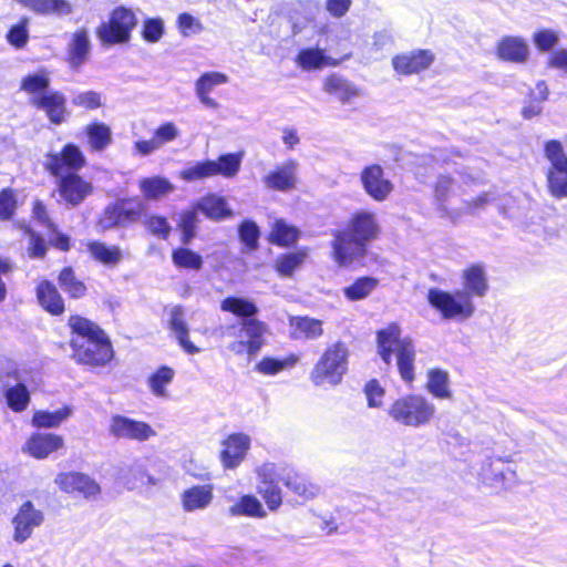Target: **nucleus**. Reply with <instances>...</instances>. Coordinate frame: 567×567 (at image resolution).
Returning a JSON list of instances; mask_svg holds the SVG:
<instances>
[{
    "instance_id": "f257e3e1",
    "label": "nucleus",
    "mask_w": 567,
    "mask_h": 567,
    "mask_svg": "<svg viewBox=\"0 0 567 567\" xmlns=\"http://www.w3.org/2000/svg\"><path fill=\"white\" fill-rule=\"evenodd\" d=\"M380 225L377 215L369 210H358L351 215L347 226L334 234L332 257L340 267L351 265L365 252L368 243L377 239Z\"/></svg>"
},
{
    "instance_id": "f03ea898",
    "label": "nucleus",
    "mask_w": 567,
    "mask_h": 567,
    "mask_svg": "<svg viewBox=\"0 0 567 567\" xmlns=\"http://www.w3.org/2000/svg\"><path fill=\"white\" fill-rule=\"evenodd\" d=\"M68 324L71 330L72 358L76 362L103 365L111 361L113 358L111 342L96 323L75 315L69 318Z\"/></svg>"
},
{
    "instance_id": "7ed1b4c3",
    "label": "nucleus",
    "mask_w": 567,
    "mask_h": 567,
    "mask_svg": "<svg viewBox=\"0 0 567 567\" xmlns=\"http://www.w3.org/2000/svg\"><path fill=\"white\" fill-rule=\"evenodd\" d=\"M378 352L389 364L392 355L396 357V365L406 385L414 380L415 348L410 338H401V328L392 322L377 333Z\"/></svg>"
},
{
    "instance_id": "20e7f679",
    "label": "nucleus",
    "mask_w": 567,
    "mask_h": 567,
    "mask_svg": "<svg viewBox=\"0 0 567 567\" xmlns=\"http://www.w3.org/2000/svg\"><path fill=\"white\" fill-rule=\"evenodd\" d=\"M349 350L342 342L329 346L310 372L316 386H337L348 371Z\"/></svg>"
},
{
    "instance_id": "39448f33",
    "label": "nucleus",
    "mask_w": 567,
    "mask_h": 567,
    "mask_svg": "<svg viewBox=\"0 0 567 567\" xmlns=\"http://www.w3.org/2000/svg\"><path fill=\"white\" fill-rule=\"evenodd\" d=\"M426 299L429 305L444 320L464 321L475 312L473 300L461 289L446 291L440 288H431L427 291Z\"/></svg>"
},
{
    "instance_id": "423d86ee",
    "label": "nucleus",
    "mask_w": 567,
    "mask_h": 567,
    "mask_svg": "<svg viewBox=\"0 0 567 567\" xmlns=\"http://www.w3.org/2000/svg\"><path fill=\"white\" fill-rule=\"evenodd\" d=\"M435 413V406L420 394H406L395 400L389 415L399 424L420 427L427 424Z\"/></svg>"
},
{
    "instance_id": "0eeeda50",
    "label": "nucleus",
    "mask_w": 567,
    "mask_h": 567,
    "mask_svg": "<svg viewBox=\"0 0 567 567\" xmlns=\"http://www.w3.org/2000/svg\"><path fill=\"white\" fill-rule=\"evenodd\" d=\"M136 25V17L130 9L120 7L112 11L107 21L96 30L99 40L106 45L126 43Z\"/></svg>"
},
{
    "instance_id": "6e6552de",
    "label": "nucleus",
    "mask_w": 567,
    "mask_h": 567,
    "mask_svg": "<svg viewBox=\"0 0 567 567\" xmlns=\"http://www.w3.org/2000/svg\"><path fill=\"white\" fill-rule=\"evenodd\" d=\"M545 155L549 162L546 179L549 194L561 199L567 197V156L557 141H549L545 145Z\"/></svg>"
},
{
    "instance_id": "1a4fd4ad",
    "label": "nucleus",
    "mask_w": 567,
    "mask_h": 567,
    "mask_svg": "<svg viewBox=\"0 0 567 567\" xmlns=\"http://www.w3.org/2000/svg\"><path fill=\"white\" fill-rule=\"evenodd\" d=\"M43 165L48 172L61 179L81 169L85 165V157L79 146L66 144L61 152L47 154Z\"/></svg>"
},
{
    "instance_id": "9d476101",
    "label": "nucleus",
    "mask_w": 567,
    "mask_h": 567,
    "mask_svg": "<svg viewBox=\"0 0 567 567\" xmlns=\"http://www.w3.org/2000/svg\"><path fill=\"white\" fill-rule=\"evenodd\" d=\"M482 482L495 489H508L517 484L516 471L503 458H487L480 471Z\"/></svg>"
},
{
    "instance_id": "9b49d317",
    "label": "nucleus",
    "mask_w": 567,
    "mask_h": 567,
    "mask_svg": "<svg viewBox=\"0 0 567 567\" xmlns=\"http://www.w3.org/2000/svg\"><path fill=\"white\" fill-rule=\"evenodd\" d=\"M360 183L364 193L375 202H384L393 192L394 185L379 164H369L360 172Z\"/></svg>"
},
{
    "instance_id": "f8f14e48",
    "label": "nucleus",
    "mask_w": 567,
    "mask_h": 567,
    "mask_svg": "<svg viewBox=\"0 0 567 567\" xmlns=\"http://www.w3.org/2000/svg\"><path fill=\"white\" fill-rule=\"evenodd\" d=\"M266 327L258 320L249 319L243 321L237 340L229 343L228 349L235 354L255 355L264 343Z\"/></svg>"
},
{
    "instance_id": "ddd939ff",
    "label": "nucleus",
    "mask_w": 567,
    "mask_h": 567,
    "mask_svg": "<svg viewBox=\"0 0 567 567\" xmlns=\"http://www.w3.org/2000/svg\"><path fill=\"white\" fill-rule=\"evenodd\" d=\"M44 520L43 513L37 509L32 502H24L18 513L12 518V525L14 528L13 540L17 544H23L29 539L34 530Z\"/></svg>"
},
{
    "instance_id": "4468645a",
    "label": "nucleus",
    "mask_w": 567,
    "mask_h": 567,
    "mask_svg": "<svg viewBox=\"0 0 567 567\" xmlns=\"http://www.w3.org/2000/svg\"><path fill=\"white\" fill-rule=\"evenodd\" d=\"M434 61L435 54L431 50L417 49L394 55L391 63L396 73L412 75L427 70Z\"/></svg>"
},
{
    "instance_id": "2eb2a0df",
    "label": "nucleus",
    "mask_w": 567,
    "mask_h": 567,
    "mask_svg": "<svg viewBox=\"0 0 567 567\" xmlns=\"http://www.w3.org/2000/svg\"><path fill=\"white\" fill-rule=\"evenodd\" d=\"M299 163L295 159H288L277 165L274 171L264 177V184L267 188L279 192H289L297 187Z\"/></svg>"
},
{
    "instance_id": "dca6fc26",
    "label": "nucleus",
    "mask_w": 567,
    "mask_h": 567,
    "mask_svg": "<svg viewBox=\"0 0 567 567\" xmlns=\"http://www.w3.org/2000/svg\"><path fill=\"white\" fill-rule=\"evenodd\" d=\"M110 433L117 439L136 441H146L156 434L147 423L122 415L112 417Z\"/></svg>"
},
{
    "instance_id": "f3484780",
    "label": "nucleus",
    "mask_w": 567,
    "mask_h": 567,
    "mask_svg": "<svg viewBox=\"0 0 567 567\" xmlns=\"http://www.w3.org/2000/svg\"><path fill=\"white\" fill-rule=\"evenodd\" d=\"M31 104L43 111L49 121L55 125L62 124L69 117L66 99L59 91L44 92L43 95L32 99Z\"/></svg>"
},
{
    "instance_id": "a211bd4d",
    "label": "nucleus",
    "mask_w": 567,
    "mask_h": 567,
    "mask_svg": "<svg viewBox=\"0 0 567 567\" xmlns=\"http://www.w3.org/2000/svg\"><path fill=\"white\" fill-rule=\"evenodd\" d=\"M91 48L90 34L85 28L73 32L66 50V62L70 68L79 70L89 60Z\"/></svg>"
},
{
    "instance_id": "6ab92c4d",
    "label": "nucleus",
    "mask_w": 567,
    "mask_h": 567,
    "mask_svg": "<svg viewBox=\"0 0 567 567\" xmlns=\"http://www.w3.org/2000/svg\"><path fill=\"white\" fill-rule=\"evenodd\" d=\"M221 462L226 468H236L246 457L250 447V437L244 433L229 435L223 442Z\"/></svg>"
},
{
    "instance_id": "aec40b11",
    "label": "nucleus",
    "mask_w": 567,
    "mask_h": 567,
    "mask_svg": "<svg viewBox=\"0 0 567 567\" xmlns=\"http://www.w3.org/2000/svg\"><path fill=\"white\" fill-rule=\"evenodd\" d=\"M463 289L470 299L473 297L483 298L488 291V279L486 269L482 264H473L466 267L461 275Z\"/></svg>"
},
{
    "instance_id": "412c9836",
    "label": "nucleus",
    "mask_w": 567,
    "mask_h": 567,
    "mask_svg": "<svg viewBox=\"0 0 567 567\" xmlns=\"http://www.w3.org/2000/svg\"><path fill=\"white\" fill-rule=\"evenodd\" d=\"M55 482L64 492H78L85 498L95 497L101 491L99 484L94 480L81 473L60 474Z\"/></svg>"
},
{
    "instance_id": "4be33fe9",
    "label": "nucleus",
    "mask_w": 567,
    "mask_h": 567,
    "mask_svg": "<svg viewBox=\"0 0 567 567\" xmlns=\"http://www.w3.org/2000/svg\"><path fill=\"white\" fill-rule=\"evenodd\" d=\"M60 195L71 205H79L92 192V185L78 174H68L59 181Z\"/></svg>"
},
{
    "instance_id": "5701e85b",
    "label": "nucleus",
    "mask_w": 567,
    "mask_h": 567,
    "mask_svg": "<svg viewBox=\"0 0 567 567\" xmlns=\"http://www.w3.org/2000/svg\"><path fill=\"white\" fill-rule=\"evenodd\" d=\"M213 498L214 487L212 484L195 485L181 494V504L185 512L193 513L206 509Z\"/></svg>"
},
{
    "instance_id": "b1692460",
    "label": "nucleus",
    "mask_w": 567,
    "mask_h": 567,
    "mask_svg": "<svg viewBox=\"0 0 567 567\" xmlns=\"http://www.w3.org/2000/svg\"><path fill=\"white\" fill-rule=\"evenodd\" d=\"M228 82V76L220 72H206L195 82V93L200 103L213 110H217L219 104L209 96L214 89Z\"/></svg>"
},
{
    "instance_id": "393cba45",
    "label": "nucleus",
    "mask_w": 567,
    "mask_h": 567,
    "mask_svg": "<svg viewBox=\"0 0 567 567\" xmlns=\"http://www.w3.org/2000/svg\"><path fill=\"white\" fill-rule=\"evenodd\" d=\"M29 386L28 373L19 369L17 362L7 358L0 359L1 390H28Z\"/></svg>"
},
{
    "instance_id": "a878e982",
    "label": "nucleus",
    "mask_w": 567,
    "mask_h": 567,
    "mask_svg": "<svg viewBox=\"0 0 567 567\" xmlns=\"http://www.w3.org/2000/svg\"><path fill=\"white\" fill-rule=\"evenodd\" d=\"M64 444L62 436L53 433H37L25 443V450L35 458H45Z\"/></svg>"
},
{
    "instance_id": "bb28decb",
    "label": "nucleus",
    "mask_w": 567,
    "mask_h": 567,
    "mask_svg": "<svg viewBox=\"0 0 567 567\" xmlns=\"http://www.w3.org/2000/svg\"><path fill=\"white\" fill-rule=\"evenodd\" d=\"M497 56L504 61L523 63L529 54L528 44L518 37H505L496 47Z\"/></svg>"
},
{
    "instance_id": "cd10ccee",
    "label": "nucleus",
    "mask_w": 567,
    "mask_h": 567,
    "mask_svg": "<svg viewBox=\"0 0 567 567\" xmlns=\"http://www.w3.org/2000/svg\"><path fill=\"white\" fill-rule=\"evenodd\" d=\"M284 485L299 496L303 501H310L317 497L320 493V488L309 482L303 475L290 468L281 476Z\"/></svg>"
},
{
    "instance_id": "c85d7f7f",
    "label": "nucleus",
    "mask_w": 567,
    "mask_h": 567,
    "mask_svg": "<svg viewBox=\"0 0 567 567\" xmlns=\"http://www.w3.org/2000/svg\"><path fill=\"white\" fill-rule=\"evenodd\" d=\"M37 299L40 306L53 316L64 311V301L53 284L42 280L37 287Z\"/></svg>"
},
{
    "instance_id": "c756f323",
    "label": "nucleus",
    "mask_w": 567,
    "mask_h": 567,
    "mask_svg": "<svg viewBox=\"0 0 567 567\" xmlns=\"http://www.w3.org/2000/svg\"><path fill=\"white\" fill-rule=\"evenodd\" d=\"M138 187L145 199L158 200L175 190V186L165 177L152 176L140 179Z\"/></svg>"
},
{
    "instance_id": "7c9ffc66",
    "label": "nucleus",
    "mask_w": 567,
    "mask_h": 567,
    "mask_svg": "<svg viewBox=\"0 0 567 567\" xmlns=\"http://www.w3.org/2000/svg\"><path fill=\"white\" fill-rule=\"evenodd\" d=\"M90 256L106 267H116L123 260V252L116 245H107L102 241L87 243Z\"/></svg>"
},
{
    "instance_id": "2f4dec72",
    "label": "nucleus",
    "mask_w": 567,
    "mask_h": 567,
    "mask_svg": "<svg viewBox=\"0 0 567 567\" xmlns=\"http://www.w3.org/2000/svg\"><path fill=\"white\" fill-rule=\"evenodd\" d=\"M22 7L37 14L66 16L72 12V6L68 0H14Z\"/></svg>"
},
{
    "instance_id": "473e14b6",
    "label": "nucleus",
    "mask_w": 567,
    "mask_h": 567,
    "mask_svg": "<svg viewBox=\"0 0 567 567\" xmlns=\"http://www.w3.org/2000/svg\"><path fill=\"white\" fill-rule=\"evenodd\" d=\"M291 334L295 339L315 340L322 336V321L310 317H291Z\"/></svg>"
},
{
    "instance_id": "72a5a7b5",
    "label": "nucleus",
    "mask_w": 567,
    "mask_h": 567,
    "mask_svg": "<svg viewBox=\"0 0 567 567\" xmlns=\"http://www.w3.org/2000/svg\"><path fill=\"white\" fill-rule=\"evenodd\" d=\"M197 209L206 217L214 220H220L233 216L231 209L228 208L227 200L215 194L203 197L197 204Z\"/></svg>"
},
{
    "instance_id": "f704fd0d",
    "label": "nucleus",
    "mask_w": 567,
    "mask_h": 567,
    "mask_svg": "<svg viewBox=\"0 0 567 567\" xmlns=\"http://www.w3.org/2000/svg\"><path fill=\"white\" fill-rule=\"evenodd\" d=\"M462 174L455 172L453 176L440 175L434 186V197L442 210H446L445 203L457 194Z\"/></svg>"
},
{
    "instance_id": "c9c22d12",
    "label": "nucleus",
    "mask_w": 567,
    "mask_h": 567,
    "mask_svg": "<svg viewBox=\"0 0 567 567\" xmlns=\"http://www.w3.org/2000/svg\"><path fill=\"white\" fill-rule=\"evenodd\" d=\"M296 63L305 71L318 70L323 66H336L338 61L329 58L317 48L305 49L299 52Z\"/></svg>"
},
{
    "instance_id": "e433bc0d",
    "label": "nucleus",
    "mask_w": 567,
    "mask_h": 567,
    "mask_svg": "<svg viewBox=\"0 0 567 567\" xmlns=\"http://www.w3.org/2000/svg\"><path fill=\"white\" fill-rule=\"evenodd\" d=\"M323 91L334 95L343 103L359 95V91L354 85L337 74H331L324 79Z\"/></svg>"
},
{
    "instance_id": "4c0bfd02",
    "label": "nucleus",
    "mask_w": 567,
    "mask_h": 567,
    "mask_svg": "<svg viewBox=\"0 0 567 567\" xmlns=\"http://www.w3.org/2000/svg\"><path fill=\"white\" fill-rule=\"evenodd\" d=\"M228 514L233 517L265 518L267 516L261 502L254 495L241 496L237 503L228 508Z\"/></svg>"
},
{
    "instance_id": "58836bf2",
    "label": "nucleus",
    "mask_w": 567,
    "mask_h": 567,
    "mask_svg": "<svg viewBox=\"0 0 567 567\" xmlns=\"http://www.w3.org/2000/svg\"><path fill=\"white\" fill-rule=\"evenodd\" d=\"M121 481L128 489H136L145 484L157 485L159 480L150 475L145 466L140 463H134L124 470L121 474Z\"/></svg>"
},
{
    "instance_id": "ea45409f",
    "label": "nucleus",
    "mask_w": 567,
    "mask_h": 567,
    "mask_svg": "<svg viewBox=\"0 0 567 567\" xmlns=\"http://www.w3.org/2000/svg\"><path fill=\"white\" fill-rule=\"evenodd\" d=\"M169 324L179 346L185 352L188 354H195L199 352V348L189 340L188 328L183 319V311L181 308H174L172 310Z\"/></svg>"
},
{
    "instance_id": "a19ab883",
    "label": "nucleus",
    "mask_w": 567,
    "mask_h": 567,
    "mask_svg": "<svg viewBox=\"0 0 567 567\" xmlns=\"http://www.w3.org/2000/svg\"><path fill=\"white\" fill-rule=\"evenodd\" d=\"M85 134L92 151L102 152L112 143V131L103 122H93L85 126Z\"/></svg>"
},
{
    "instance_id": "79ce46f5",
    "label": "nucleus",
    "mask_w": 567,
    "mask_h": 567,
    "mask_svg": "<svg viewBox=\"0 0 567 567\" xmlns=\"http://www.w3.org/2000/svg\"><path fill=\"white\" fill-rule=\"evenodd\" d=\"M300 236V231L284 219H276L269 233V241L278 246L288 247L293 245Z\"/></svg>"
},
{
    "instance_id": "37998d69",
    "label": "nucleus",
    "mask_w": 567,
    "mask_h": 567,
    "mask_svg": "<svg viewBox=\"0 0 567 567\" xmlns=\"http://www.w3.org/2000/svg\"><path fill=\"white\" fill-rule=\"evenodd\" d=\"M308 249L301 248L297 251L284 254L276 260L275 268L281 277H291L308 258Z\"/></svg>"
},
{
    "instance_id": "c03bdc74",
    "label": "nucleus",
    "mask_w": 567,
    "mask_h": 567,
    "mask_svg": "<svg viewBox=\"0 0 567 567\" xmlns=\"http://www.w3.org/2000/svg\"><path fill=\"white\" fill-rule=\"evenodd\" d=\"M50 73L45 70H40L33 74L24 76L21 81V90L30 96V101L35 96L43 95L44 92H50Z\"/></svg>"
},
{
    "instance_id": "a18cd8bd",
    "label": "nucleus",
    "mask_w": 567,
    "mask_h": 567,
    "mask_svg": "<svg viewBox=\"0 0 567 567\" xmlns=\"http://www.w3.org/2000/svg\"><path fill=\"white\" fill-rule=\"evenodd\" d=\"M379 280L373 277H361L343 288L344 297L350 301H359L368 298L378 287Z\"/></svg>"
},
{
    "instance_id": "49530a36",
    "label": "nucleus",
    "mask_w": 567,
    "mask_h": 567,
    "mask_svg": "<svg viewBox=\"0 0 567 567\" xmlns=\"http://www.w3.org/2000/svg\"><path fill=\"white\" fill-rule=\"evenodd\" d=\"M243 153H229L213 161L214 176L220 175L225 178H234L241 166Z\"/></svg>"
},
{
    "instance_id": "de8ad7c7",
    "label": "nucleus",
    "mask_w": 567,
    "mask_h": 567,
    "mask_svg": "<svg viewBox=\"0 0 567 567\" xmlns=\"http://www.w3.org/2000/svg\"><path fill=\"white\" fill-rule=\"evenodd\" d=\"M72 413L70 406H64L53 412L37 411L32 419V424L37 427H56Z\"/></svg>"
},
{
    "instance_id": "09e8293b",
    "label": "nucleus",
    "mask_w": 567,
    "mask_h": 567,
    "mask_svg": "<svg viewBox=\"0 0 567 567\" xmlns=\"http://www.w3.org/2000/svg\"><path fill=\"white\" fill-rule=\"evenodd\" d=\"M220 309L238 317H251L257 313L256 305L244 298L229 297L221 301Z\"/></svg>"
},
{
    "instance_id": "8fccbe9b",
    "label": "nucleus",
    "mask_w": 567,
    "mask_h": 567,
    "mask_svg": "<svg viewBox=\"0 0 567 567\" xmlns=\"http://www.w3.org/2000/svg\"><path fill=\"white\" fill-rule=\"evenodd\" d=\"M172 260L177 268L199 270L203 267L202 256L188 248L175 249L172 254Z\"/></svg>"
},
{
    "instance_id": "3c124183",
    "label": "nucleus",
    "mask_w": 567,
    "mask_h": 567,
    "mask_svg": "<svg viewBox=\"0 0 567 567\" xmlns=\"http://www.w3.org/2000/svg\"><path fill=\"white\" fill-rule=\"evenodd\" d=\"M289 467L272 462H265L256 468L258 485L277 484Z\"/></svg>"
},
{
    "instance_id": "603ef678",
    "label": "nucleus",
    "mask_w": 567,
    "mask_h": 567,
    "mask_svg": "<svg viewBox=\"0 0 567 567\" xmlns=\"http://www.w3.org/2000/svg\"><path fill=\"white\" fill-rule=\"evenodd\" d=\"M298 362L296 354H289L281 359L264 358L257 365L259 372L265 374H276L282 370L292 368Z\"/></svg>"
},
{
    "instance_id": "864d4df0",
    "label": "nucleus",
    "mask_w": 567,
    "mask_h": 567,
    "mask_svg": "<svg viewBox=\"0 0 567 567\" xmlns=\"http://www.w3.org/2000/svg\"><path fill=\"white\" fill-rule=\"evenodd\" d=\"M60 287L72 298L84 296L86 287L80 281L71 268H64L59 275Z\"/></svg>"
},
{
    "instance_id": "5fc2aeb1",
    "label": "nucleus",
    "mask_w": 567,
    "mask_h": 567,
    "mask_svg": "<svg viewBox=\"0 0 567 567\" xmlns=\"http://www.w3.org/2000/svg\"><path fill=\"white\" fill-rule=\"evenodd\" d=\"M214 165L213 161L207 159L204 162H197L194 165L183 169L181 172V178L187 182H195L205 178H209L214 176Z\"/></svg>"
},
{
    "instance_id": "6e6d98bb",
    "label": "nucleus",
    "mask_w": 567,
    "mask_h": 567,
    "mask_svg": "<svg viewBox=\"0 0 567 567\" xmlns=\"http://www.w3.org/2000/svg\"><path fill=\"white\" fill-rule=\"evenodd\" d=\"M72 103L78 107L93 111L103 106V99L100 92L82 91L73 96Z\"/></svg>"
},
{
    "instance_id": "4d7b16f0",
    "label": "nucleus",
    "mask_w": 567,
    "mask_h": 567,
    "mask_svg": "<svg viewBox=\"0 0 567 567\" xmlns=\"http://www.w3.org/2000/svg\"><path fill=\"white\" fill-rule=\"evenodd\" d=\"M181 135V131L173 122H165L161 124L153 133V138L162 148L165 144L174 142Z\"/></svg>"
},
{
    "instance_id": "13d9d810",
    "label": "nucleus",
    "mask_w": 567,
    "mask_h": 567,
    "mask_svg": "<svg viewBox=\"0 0 567 567\" xmlns=\"http://www.w3.org/2000/svg\"><path fill=\"white\" fill-rule=\"evenodd\" d=\"M257 491L270 511H277L282 503L281 488L278 484L257 485Z\"/></svg>"
},
{
    "instance_id": "bf43d9fd",
    "label": "nucleus",
    "mask_w": 567,
    "mask_h": 567,
    "mask_svg": "<svg viewBox=\"0 0 567 567\" xmlns=\"http://www.w3.org/2000/svg\"><path fill=\"white\" fill-rule=\"evenodd\" d=\"M177 29L183 37H192L200 33L204 30L203 23L199 19L190 13H181L177 17Z\"/></svg>"
},
{
    "instance_id": "052dcab7",
    "label": "nucleus",
    "mask_w": 567,
    "mask_h": 567,
    "mask_svg": "<svg viewBox=\"0 0 567 567\" xmlns=\"http://www.w3.org/2000/svg\"><path fill=\"white\" fill-rule=\"evenodd\" d=\"M165 27L164 21L159 18L145 20L142 30V37L150 43L158 42L164 35Z\"/></svg>"
},
{
    "instance_id": "680f3d73",
    "label": "nucleus",
    "mask_w": 567,
    "mask_h": 567,
    "mask_svg": "<svg viewBox=\"0 0 567 567\" xmlns=\"http://www.w3.org/2000/svg\"><path fill=\"white\" fill-rule=\"evenodd\" d=\"M28 19H22L18 24L13 25L8 34L7 39L10 44L16 48H23L29 39V32L27 29Z\"/></svg>"
},
{
    "instance_id": "e2e57ef3",
    "label": "nucleus",
    "mask_w": 567,
    "mask_h": 567,
    "mask_svg": "<svg viewBox=\"0 0 567 567\" xmlns=\"http://www.w3.org/2000/svg\"><path fill=\"white\" fill-rule=\"evenodd\" d=\"M239 237L249 249H255L259 238L258 226L251 220L244 221L239 227Z\"/></svg>"
},
{
    "instance_id": "0e129e2a",
    "label": "nucleus",
    "mask_w": 567,
    "mask_h": 567,
    "mask_svg": "<svg viewBox=\"0 0 567 567\" xmlns=\"http://www.w3.org/2000/svg\"><path fill=\"white\" fill-rule=\"evenodd\" d=\"M558 34L554 30L545 29L534 33L533 41L540 51L553 49L558 42Z\"/></svg>"
},
{
    "instance_id": "69168bd1",
    "label": "nucleus",
    "mask_w": 567,
    "mask_h": 567,
    "mask_svg": "<svg viewBox=\"0 0 567 567\" xmlns=\"http://www.w3.org/2000/svg\"><path fill=\"white\" fill-rule=\"evenodd\" d=\"M29 236L28 254L31 258H42L45 255L47 246L41 236L37 235L29 226L24 227Z\"/></svg>"
},
{
    "instance_id": "338daca9",
    "label": "nucleus",
    "mask_w": 567,
    "mask_h": 567,
    "mask_svg": "<svg viewBox=\"0 0 567 567\" xmlns=\"http://www.w3.org/2000/svg\"><path fill=\"white\" fill-rule=\"evenodd\" d=\"M147 229L155 236L166 239L171 233V226L166 218L161 216H151L146 220Z\"/></svg>"
},
{
    "instance_id": "774afa93",
    "label": "nucleus",
    "mask_w": 567,
    "mask_h": 567,
    "mask_svg": "<svg viewBox=\"0 0 567 567\" xmlns=\"http://www.w3.org/2000/svg\"><path fill=\"white\" fill-rule=\"evenodd\" d=\"M174 378V371L168 367H162L150 378V386L152 390H162L168 385Z\"/></svg>"
}]
</instances>
